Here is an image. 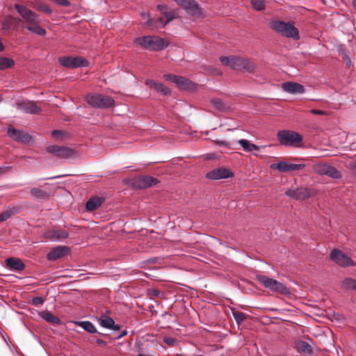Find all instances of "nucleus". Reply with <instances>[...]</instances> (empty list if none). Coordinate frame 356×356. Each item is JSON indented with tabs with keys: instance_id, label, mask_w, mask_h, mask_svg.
I'll list each match as a JSON object with an SVG mask.
<instances>
[{
	"instance_id": "f8f14e48",
	"label": "nucleus",
	"mask_w": 356,
	"mask_h": 356,
	"mask_svg": "<svg viewBox=\"0 0 356 356\" xmlns=\"http://www.w3.org/2000/svg\"><path fill=\"white\" fill-rule=\"evenodd\" d=\"M158 180L151 176H139L131 180V185L135 189H142L156 185Z\"/></svg>"
},
{
	"instance_id": "f03ea898",
	"label": "nucleus",
	"mask_w": 356,
	"mask_h": 356,
	"mask_svg": "<svg viewBox=\"0 0 356 356\" xmlns=\"http://www.w3.org/2000/svg\"><path fill=\"white\" fill-rule=\"evenodd\" d=\"M135 42L149 51H160L167 47L164 40L156 35L138 37Z\"/></svg>"
},
{
	"instance_id": "603ef678",
	"label": "nucleus",
	"mask_w": 356,
	"mask_h": 356,
	"mask_svg": "<svg viewBox=\"0 0 356 356\" xmlns=\"http://www.w3.org/2000/svg\"><path fill=\"white\" fill-rule=\"evenodd\" d=\"M311 113L315 115H323L324 111L317 109H312L311 110Z\"/></svg>"
},
{
	"instance_id": "58836bf2",
	"label": "nucleus",
	"mask_w": 356,
	"mask_h": 356,
	"mask_svg": "<svg viewBox=\"0 0 356 356\" xmlns=\"http://www.w3.org/2000/svg\"><path fill=\"white\" fill-rule=\"evenodd\" d=\"M163 15L166 18V20H164V23L166 25L175 18V12L172 9H168Z\"/></svg>"
},
{
	"instance_id": "c756f323",
	"label": "nucleus",
	"mask_w": 356,
	"mask_h": 356,
	"mask_svg": "<svg viewBox=\"0 0 356 356\" xmlns=\"http://www.w3.org/2000/svg\"><path fill=\"white\" fill-rule=\"evenodd\" d=\"M296 348L298 352L305 354H312L313 353L312 347L305 341H299L297 342Z\"/></svg>"
},
{
	"instance_id": "6e6552de",
	"label": "nucleus",
	"mask_w": 356,
	"mask_h": 356,
	"mask_svg": "<svg viewBox=\"0 0 356 356\" xmlns=\"http://www.w3.org/2000/svg\"><path fill=\"white\" fill-rule=\"evenodd\" d=\"M59 63L66 68L74 69L88 67L89 62L81 56H61L58 58Z\"/></svg>"
},
{
	"instance_id": "13d9d810",
	"label": "nucleus",
	"mask_w": 356,
	"mask_h": 356,
	"mask_svg": "<svg viewBox=\"0 0 356 356\" xmlns=\"http://www.w3.org/2000/svg\"><path fill=\"white\" fill-rule=\"evenodd\" d=\"M352 4H353V7L356 10V0H353V2H352Z\"/></svg>"
},
{
	"instance_id": "a19ab883",
	"label": "nucleus",
	"mask_w": 356,
	"mask_h": 356,
	"mask_svg": "<svg viewBox=\"0 0 356 356\" xmlns=\"http://www.w3.org/2000/svg\"><path fill=\"white\" fill-rule=\"evenodd\" d=\"M37 6H38V9L39 10L42 11L44 13L49 15L52 12L51 9L48 6H47L46 4H44L42 2H38L37 3Z\"/></svg>"
},
{
	"instance_id": "6e6d98bb",
	"label": "nucleus",
	"mask_w": 356,
	"mask_h": 356,
	"mask_svg": "<svg viewBox=\"0 0 356 356\" xmlns=\"http://www.w3.org/2000/svg\"><path fill=\"white\" fill-rule=\"evenodd\" d=\"M120 328H121V326H120L119 324H115V323H114L113 326H112V327H111L110 330H115H115H120Z\"/></svg>"
},
{
	"instance_id": "6ab92c4d",
	"label": "nucleus",
	"mask_w": 356,
	"mask_h": 356,
	"mask_svg": "<svg viewBox=\"0 0 356 356\" xmlns=\"http://www.w3.org/2000/svg\"><path fill=\"white\" fill-rule=\"evenodd\" d=\"M286 195L296 200H305L310 196L309 191L306 188L289 189L285 192Z\"/></svg>"
},
{
	"instance_id": "a18cd8bd",
	"label": "nucleus",
	"mask_w": 356,
	"mask_h": 356,
	"mask_svg": "<svg viewBox=\"0 0 356 356\" xmlns=\"http://www.w3.org/2000/svg\"><path fill=\"white\" fill-rule=\"evenodd\" d=\"M44 302V300L42 297H35L32 299L31 303L35 307L42 305Z\"/></svg>"
},
{
	"instance_id": "5701e85b",
	"label": "nucleus",
	"mask_w": 356,
	"mask_h": 356,
	"mask_svg": "<svg viewBox=\"0 0 356 356\" xmlns=\"http://www.w3.org/2000/svg\"><path fill=\"white\" fill-rule=\"evenodd\" d=\"M69 234L66 230L56 229L49 232V238L54 241H63L67 238Z\"/></svg>"
},
{
	"instance_id": "f704fd0d",
	"label": "nucleus",
	"mask_w": 356,
	"mask_h": 356,
	"mask_svg": "<svg viewBox=\"0 0 356 356\" xmlns=\"http://www.w3.org/2000/svg\"><path fill=\"white\" fill-rule=\"evenodd\" d=\"M15 213V208H11L10 207L8 209L2 212L0 214V222L7 220L10 218V217Z\"/></svg>"
},
{
	"instance_id": "dca6fc26",
	"label": "nucleus",
	"mask_w": 356,
	"mask_h": 356,
	"mask_svg": "<svg viewBox=\"0 0 356 356\" xmlns=\"http://www.w3.org/2000/svg\"><path fill=\"white\" fill-rule=\"evenodd\" d=\"M69 251L70 249L67 246H57L47 254V259L48 261H56L66 256Z\"/></svg>"
},
{
	"instance_id": "0eeeda50",
	"label": "nucleus",
	"mask_w": 356,
	"mask_h": 356,
	"mask_svg": "<svg viewBox=\"0 0 356 356\" xmlns=\"http://www.w3.org/2000/svg\"><path fill=\"white\" fill-rule=\"evenodd\" d=\"M256 280L259 282L265 288L273 291L282 294L288 292V289L282 283L263 275H257Z\"/></svg>"
},
{
	"instance_id": "bf43d9fd",
	"label": "nucleus",
	"mask_w": 356,
	"mask_h": 356,
	"mask_svg": "<svg viewBox=\"0 0 356 356\" xmlns=\"http://www.w3.org/2000/svg\"><path fill=\"white\" fill-rule=\"evenodd\" d=\"M353 172H355V174L356 175V164H355L353 167Z\"/></svg>"
},
{
	"instance_id": "e433bc0d",
	"label": "nucleus",
	"mask_w": 356,
	"mask_h": 356,
	"mask_svg": "<svg viewBox=\"0 0 356 356\" xmlns=\"http://www.w3.org/2000/svg\"><path fill=\"white\" fill-rule=\"evenodd\" d=\"M252 7L257 10H263L265 9V3L262 0H251Z\"/></svg>"
},
{
	"instance_id": "864d4df0",
	"label": "nucleus",
	"mask_w": 356,
	"mask_h": 356,
	"mask_svg": "<svg viewBox=\"0 0 356 356\" xmlns=\"http://www.w3.org/2000/svg\"><path fill=\"white\" fill-rule=\"evenodd\" d=\"M96 342L99 345H102V346H106V342L104 340L101 339H97L96 340Z\"/></svg>"
},
{
	"instance_id": "bb28decb",
	"label": "nucleus",
	"mask_w": 356,
	"mask_h": 356,
	"mask_svg": "<svg viewBox=\"0 0 356 356\" xmlns=\"http://www.w3.org/2000/svg\"><path fill=\"white\" fill-rule=\"evenodd\" d=\"M338 53H339V55L342 57V59L346 62V65L348 67H350L352 63H351V59L349 56L350 51L344 44L339 45Z\"/></svg>"
},
{
	"instance_id": "423d86ee",
	"label": "nucleus",
	"mask_w": 356,
	"mask_h": 356,
	"mask_svg": "<svg viewBox=\"0 0 356 356\" xmlns=\"http://www.w3.org/2000/svg\"><path fill=\"white\" fill-rule=\"evenodd\" d=\"M86 101L92 107L102 108L111 107L115 103L112 97L98 93L87 95Z\"/></svg>"
},
{
	"instance_id": "b1692460",
	"label": "nucleus",
	"mask_w": 356,
	"mask_h": 356,
	"mask_svg": "<svg viewBox=\"0 0 356 356\" xmlns=\"http://www.w3.org/2000/svg\"><path fill=\"white\" fill-rule=\"evenodd\" d=\"M104 201V198L93 196L87 201L86 208L90 211H95L102 204Z\"/></svg>"
},
{
	"instance_id": "39448f33",
	"label": "nucleus",
	"mask_w": 356,
	"mask_h": 356,
	"mask_svg": "<svg viewBox=\"0 0 356 356\" xmlns=\"http://www.w3.org/2000/svg\"><path fill=\"white\" fill-rule=\"evenodd\" d=\"M277 136L280 143L284 146H298L302 140L300 134L289 130L279 131Z\"/></svg>"
},
{
	"instance_id": "8fccbe9b",
	"label": "nucleus",
	"mask_w": 356,
	"mask_h": 356,
	"mask_svg": "<svg viewBox=\"0 0 356 356\" xmlns=\"http://www.w3.org/2000/svg\"><path fill=\"white\" fill-rule=\"evenodd\" d=\"M163 341L168 344V345H170V346H172L175 343V339L173 338H171V337H164L163 339Z\"/></svg>"
},
{
	"instance_id": "4d7b16f0",
	"label": "nucleus",
	"mask_w": 356,
	"mask_h": 356,
	"mask_svg": "<svg viewBox=\"0 0 356 356\" xmlns=\"http://www.w3.org/2000/svg\"><path fill=\"white\" fill-rule=\"evenodd\" d=\"M5 47L1 42V40L0 39V51H3L4 50Z\"/></svg>"
},
{
	"instance_id": "9d476101",
	"label": "nucleus",
	"mask_w": 356,
	"mask_h": 356,
	"mask_svg": "<svg viewBox=\"0 0 356 356\" xmlns=\"http://www.w3.org/2000/svg\"><path fill=\"white\" fill-rule=\"evenodd\" d=\"M330 259L341 267L355 266V263L346 254L339 249H334L330 254Z\"/></svg>"
},
{
	"instance_id": "c03bdc74",
	"label": "nucleus",
	"mask_w": 356,
	"mask_h": 356,
	"mask_svg": "<svg viewBox=\"0 0 356 356\" xmlns=\"http://www.w3.org/2000/svg\"><path fill=\"white\" fill-rule=\"evenodd\" d=\"M65 134H66L65 132L62 131L60 130H54L51 132L52 137H54V138H56V139L63 138Z\"/></svg>"
},
{
	"instance_id": "c9c22d12",
	"label": "nucleus",
	"mask_w": 356,
	"mask_h": 356,
	"mask_svg": "<svg viewBox=\"0 0 356 356\" xmlns=\"http://www.w3.org/2000/svg\"><path fill=\"white\" fill-rule=\"evenodd\" d=\"M342 285L348 289L356 290V280L350 277L345 278L342 282Z\"/></svg>"
},
{
	"instance_id": "2f4dec72",
	"label": "nucleus",
	"mask_w": 356,
	"mask_h": 356,
	"mask_svg": "<svg viewBox=\"0 0 356 356\" xmlns=\"http://www.w3.org/2000/svg\"><path fill=\"white\" fill-rule=\"evenodd\" d=\"M31 195L36 200H44L48 197L47 191L39 188H33L30 191Z\"/></svg>"
},
{
	"instance_id": "ea45409f",
	"label": "nucleus",
	"mask_w": 356,
	"mask_h": 356,
	"mask_svg": "<svg viewBox=\"0 0 356 356\" xmlns=\"http://www.w3.org/2000/svg\"><path fill=\"white\" fill-rule=\"evenodd\" d=\"M211 104L214 108L218 110H222L225 108L222 101L219 98H213L211 99Z\"/></svg>"
},
{
	"instance_id": "09e8293b",
	"label": "nucleus",
	"mask_w": 356,
	"mask_h": 356,
	"mask_svg": "<svg viewBox=\"0 0 356 356\" xmlns=\"http://www.w3.org/2000/svg\"><path fill=\"white\" fill-rule=\"evenodd\" d=\"M157 9L162 15H163L168 10L167 6L165 5H159L157 6Z\"/></svg>"
},
{
	"instance_id": "79ce46f5",
	"label": "nucleus",
	"mask_w": 356,
	"mask_h": 356,
	"mask_svg": "<svg viewBox=\"0 0 356 356\" xmlns=\"http://www.w3.org/2000/svg\"><path fill=\"white\" fill-rule=\"evenodd\" d=\"M215 143L220 147L223 146V147H227L229 149H231L232 145L230 142L227 141V140H215Z\"/></svg>"
},
{
	"instance_id": "37998d69",
	"label": "nucleus",
	"mask_w": 356,
	"mask_h": 356,
	"mask_svg": "<svg viewBox=\"0 0 356 356\" xmlns=\"http://www.w3.org/2000/svg\"><path fill=\"white\" fill-rule=\"evenodd\" d=\"M327 167H328V165H327V164L318 165L316 166L315 170L318 173H319L321 175H326V173H327L326 168H327Z\"/></svg>"
},
{
	"instance_id": "473e14b6",
	"label": "nucleus",
	"mask_w": 356,
	"mask_h": 356,
	"mask_svg": "<svg viewBox=\"0 0 356 356\" xmlns=\"http://www.w3.org/2000/svg\"><path fill=\"white\" fill-rule=\"evenodd\" d=\"M15 65L13 59L6 57H0V70L12 67Z\"/></svg>"
},
{
	"instance_id": "ddd939ff",
	"label": "nucleus",
	"mask_w": 356,
	"mask_h": 356,
	"mask_svg": "<svg viewBox=\"0 0 356 356\" xmlns=\"http://www.w3.org/2000/svg\"><path fill=\"white\" fill-rule=\"evenodd\" d=\"M305 167L304 163H290L285 161H280L277 163H273L270 165V168L273 170H277L281 172H289L291 171H298L303 169Z\"/></svg>"
},
{
	"instance_id": "1a4fd4ad",
	"label": "nucleus",
	"mask_w": 356,
	"mask_h": 356,
	"mask_svg": "<svg viewBox=\"0 0 356 356\" xmlns=\"http://www.w3.org/2000/svg\"><path fill=\"white\" fill-rule=\"evenodd\" d=\"M47 152L60 159H70L78 156L76 152L65 146L49 145L47 147Z\"/></svg>"
},
{
	"instance_id": "aec40b11",
	"label": "nucleus",
	"mask_w": 356,
	"mask_h": 356,
	"mask_svg": "<svg viewBox=\"0 0 356 356\" xmlns=\"http://www.w3.org/2000/svg\"><path fill=\"white\" fill-rule=\"evenodd\" d=\"M6 266L13 270L22 271L25 268V265L22 260L17 257H9L5 261Z\"/></svg>"
},
{
	"instance_id": "7ed1b4c3",
	"label": "nucleus",
	"mask_w": 356,
	"mask_h": 356,
	"mask_svg": "<svg viewBox=\"0 0 356 356\" xmlns=\"http://www.w3.org/2000/svg\"><path fill=\"white\" fill-rule=\"evenodd\" d=\"M270 28L286 38L298 40L300 38L298 29L291 22L284 21H273L270 23Z\"/></svg>"
},
{
	"instance_id": "c85d7f7f",
	"label": "nucleus",
	"mask_w": 356,
	"mask_h": 356,
	"mask_svg": "<svg viewBox=\"0 0 356 356\" xmlns=\"http://www.w3.org/2000/svg\"><path fill=\"white\" fill-rule=\"evenodd\" d=\"M76 324L88 333H97V330L95 326L88 321L76 322Z\"/></svg>"
},
{
	"instance_id": "9b49d317",
	"label": "nucleus",
	"mask_w": 356,
	"mask_h": 356,
	"mask_svg": "<svg viewBox=\"0 0 356 356\" xmlns=\"http://www.w3.org/2000/svg\"><path fill=\"white\" fill-rule=\"evenodd\" d=\"M176 3L186 10V12L193 16L202 15V9L195 0H174Z\"/></svg>"
},
{
	"instance_id": "a211bd4d",
	"label": "nucleus",
	"mask_w": 356,
	"mask_h": 356,
	"mask_svg": "<svg viewBox=\"0 0 356 356\" xmlns=\"http://www.w3.org/2000/svg\"><path fill=\"white\" fill-rule=\"evenodd\" d=\"M19 108L24 113L31 114H38L41 111V108L30 100H23L19 104Z\"/></svg>"
},
{
	"instance_id": "a878e982",
	"label": "nucleus",
	"mask_w": 356,
	"mask_h": 356,
	"mask_svg": "<svg viewBox=\"0 0 356 356\" xmlns=\"http://www.w3.org/2000/svg\"><path fill=\"white\" fill-rule=\"evenodd\" d=\"M175 83L181 88L185 90H191L194 88V83L191 81L181 76H177Z\"/></svg>"
},
{
	"instance_id": "49530a36",
	"label": "nucleus",
	"mask_w": 356,
	"mask_h": 356,
	"mask_svg": "<svg viewBox=\"0 0 356 356\" xmlns=\"http://www.w3.org/2000/svg\"><path fill=\"white\" fill-rule=\"evenodd\" d=\"M54 1L57 4L64 7H67L71 5L70 1L68 0H54Z\"/></svg>"
},
{
	"instance_id": "3c124183",
	"label": "nucleus",
	"mask_w": 356,
	"mask_h": 356,
	"mask_svg": "<svg viewBox=\"0 0 356 356\" xmlns=\"http://www.w3.org/2000/svg\"><path fill=\"white\" fill-rule=\"evenodd\" d=\"M127 331L126 330H122L115 338L116 339H120L123 337L126 336L127 334Z\"/></svg>"
},
{
	"instance_id": "5fc2aeb1",
	"label": "nucleus",
	"mask_w": 356,
	"mask_h": 356,
	"mask_svg": "<svg viewBox=\"0 0 356 356\" xmlns=\"http://www.w3.org/2000/svg\"><path fill=\"white\" fill-rule=\"evenodd\" d=\"M160 293V291L158 290V289H152L151 291H150V294L154 296H158Z\"/></svg>"
},
{
	"instance_id": "4be33fe9",
	"label": "nucleus",
	"mask_w": 356,
	"mask_h": 356,
	"mask_svg": "<svg viewBox=\"0 0 356 356\" xmlns=\"http://www.w3.org/2000/svg\"><path fill=\"white\" fill-rule=\"evenodd\" d=\"M145 85L149 86L150 88L154 89L157 92L163 95H168L170 93V90L161 83H157L151 79H147L145 81Z\"/></svg>"
},
{
	"instance_id": "de8ad7c7",
	"label": "nucleus",
	"mask_w": 356,
	"mask_h": 356,
	"mask_svg": "<svg viewBox=\"0 0 356 356\" xmlns=\"http://www.w3.org/2000/svg\"><path fill=\"white\" fill-rule=\"evenodd\" d=\"M163 76L165 80L170 81L174 83H175V79L177 78V75H173V74H165Z\"/></svg>"
},
{
	"instance_id": "7c9ffc66",
	"label": "nucleus",
	"mask_w": 356,
	"mask_h": 356,
	"mask_svg": "<svg viewBox=\"0 0 356 356\" xmlns=\"http://www.w3.org/2000/svg\"><path fill=\"white\" fill-rule=\"evenodd\" d=\"M238 144L241 145L243 149L247 152H250L254 150H259V147L251 143L249 140L245 139H240L238 140Z\"/></svg>"
},
{
	"instance_id": "4c0bfd02",
	"label": "nucleus",
	"mask_w": 356,
	"mask_h": 356,
	"mask_svg": "<svg viewBox=\"0 0 356 356\" xmlns=\"http://www.w3.org/2000/svg\"><path fill=\"white\" fill-rule=\"evenodd\" d=\"M232 314L238 324L242 323L246 318V314L241 312H232Z\"/></svg>"
},
{
	"instance_id": "4468645a",
	"label": "nucleus",
	"mask_w": 356,
	"mask_h": 356,
	"mask_svg": "<svg viewBox=\"0 0 356 356\" xmlns=\"http://www.w3.org/2000/svg\"><path fill=\"white\" fill-rule=\"evenodd\" d=\"M7 134L15 140L22 143L29 142L31 139L29 134L23 131L16 129L11 126L8 128Z\"/></svg>"
},
{
	"instance_id": "393cba45",
	"label": "nucleus",
	"mask_w": 356,
	"mask_h": 356,
	"mask_svg": "<svg viewBox=\"0 0 356 356\" xmlns=\"http://www.w3.org/2000/svg\"><path fill=\"white\" fill-rule=\"evenodd\" d=\"M39 316L45 321L55 325H60L62 321L60 318L54 316L49 311H42L39 312Z\"/></svg>"
},
{
	"instance_id": "2eb2a0df",
	"label": "nucleus",
	"mask_w": 356,
	"mask_h": 356,
	"mask_svg": "<svg viewBox=\"0 0 356 356\" xmlns=\"http://www.w3.org/2000/svg\"><path fill=\"white\" fill-rule=\"evenodd\" d=\"M232 176L233 173L231 170L224 168H219L209 172L206 177L210 179L217 180L229 178Z\"/></svg>"
},
{
	"instance_id": "20e7f679",
	"label": "nucleus",
	"mask_w": 356,
	"mask_h": 356,
	"mask_svg": "<svg viewBox=\"0 0 356 356\" xmlns=\"http://www.w3.org/2000/svg\"><path fill=\"white\" fill-rule=\"evenodd\" d=\"M221 63L225 66H228L236 70H245L247 72H252L254 65L249 60L235 57V56H221L220 57Z\"/></svg>"
},
{
	"instance_id": "412c9836",
	"label": "nucleus",
	"mask_w": 356,
	"mask_h": 356,
	"mask_svg": "<svg viewBox=\"0 0 356 356\" xmlns=\"http://www.w3.org/2000/svg\"><path fill=\"white\" fill-rule=\"evenodd\" d=\"M143 17L147 18V21H145L144 24L151 30H157L162 29L165 26L164 19L162 17L156 19L149 18V15H146L145 13L143 15Z\"/></svg>"
},
{
	"instance_id": "cd10ccee",
	"label": "nucleus",
	"mask_w": 356,
	"mask_h": 356,
	"mask_svg": "<svg viewBox=\"0 0 356 356\" xmlns=\"http://www.w3.org/2000/svg\"><path fill=\"white\" fill-rule=\"evenodd\" d=\"M97 321L102 327L106 329H111L114 325V320L106 314H102L98 317Z\"/></svg>"
},
{
	"instance_id": "72a5a7b5",
	"label": "nucleus",
	"mask_w": 356,
	"mask_h": 356,
	"mask_svg": "<svg viewBox=\"0 0 356 356\" xmlns=\"http://www.w3.org/2000/svg\"><path fill=\"white\" fill-rule=\"evenodd\" d=\"M326 175L333 179H339L341 177V172L334 166L329 165L326 168Z\"/></svg>"
},
{
	"instance_id": "f257e3e1",
	"label": "nucleus",
	"mask_w": 356,
	"mask_h": 356,
	"mask_svg": "<svg viewBox=\"0 0 356 356\" xmlns=\"http://www.w3.org/2000/svg\"><path fill=\"white\" fill-rule=\"evenodd\" d=\"M15 8L18 14L22 17L23 22L26 24L23 27L38 35L44 36L46 35L47 31L40 25L38 15L35 13L19 3H15Z\"/></svg>"
},
{
	"instance_id": "f3484780",
	"label": "nucleus",
	"mask_w": 356,
	"mask_h": 356,
	"mask_svg": "<svg viewBox=\"0 0 356 356\" xmlns=\"http://www.w3.org/2000/svg\"><path fill=\"white\" fill-rule=\"evenodd\" d=\"M282 88L290 94H302L305 91V87L302 84L293 81L283 83Z\"/></svg>"
}]
</instances>
